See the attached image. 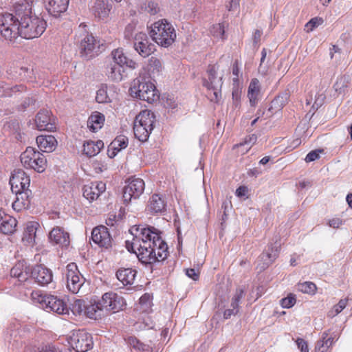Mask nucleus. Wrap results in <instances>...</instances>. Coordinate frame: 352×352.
<instances>
[{
  "instance_id": "1",
  "label": "nucleus",
  "mask_w": 352,
  "mask_h": 352,
  "mask_svg": "<svg viewBox=\"0 0 352 352\" xmlns=\"http://www.w3.org/2000/svg\"><path fill=\"white\" fill-rule=\"evenodd\" d=\"M129 231L133 239L132 242L126 241V248L135 253L142 263L152 264L167 258L168 245L158 229L148 225H135Z\"/></svg>"
},
{
  "instance_id": "2",
  "label": "nucleus",
  "mask_w": 352,
  "mask_h": 352,
  "mask_svg": "<svg viewBox=\"0 0 352 352\" xmlns=\"http://www.w3.org/2000/svg\"><path fill=\"white\" fill-rule=\"evenodd\" d=\"M34 0H21L16 3V19H19L20 36L32 39L40 36L46 28V22L32 14Z\"/></svg>"
},
{
  "instance_id": "3",
  "label": "nucleus",
  "mask_w": 352,
  "mask_h": 352,
  "mask_svg": "<svg viewBox=\"0 0 352 352\" xmlns=\"http://www.w3.org/2000/svg\"><path fill=\"white\" fill-rule=\"evenodd\" d=\"M74 40L83 58L90 60L100 53L99 41L89 32L86 25L81 23L78 26Z\"/></svg>"
},
{
  "instance_id": "4",
  "label": "nucleus",
  "mask_w": 352,
  "mask_h": 352,
  "mask_svg": "<svg viewBox=\"0 0 352 352\" xmlns=\"http://www.w3.org/2000/svg\"><path fill=\"white\" fill-rule=\"evenodd\" d=\"M150 35L153 41L163 47L170 46L177 36L173 25L166 19H161L153 23Z\"/></svg>"
},
{
  "instance_id": "5",
  "label": "nucleus",
  "mask_w": 352,
  "mask_h": 352,
  "mask_svg": "<svg viewBox=\"0 0 352 352\" xmlns=\"http://www.w3.org/2000/svg\"><path fill=\"white\" fill-rule=\"evenodd\" d=\"M156 118L153 112L146 109L142 111L136 117L133 124L135 137L140 142H146L154 128Z\"/></svg>"
},
{
  "instance_id": "6",
  "label": "nucleus",
  "mask_w": 352,
  "mask_h": 352,
  "mask_svg": "<svg viewBox=\"0 0 352 352\" xmlns=\"http://www.w3.org/2000/svg\"><path fill=\"white\" fill-rule=\"evenodd\" d=\"M129 91L131 96L151 104L157 101L160 98L159 91L155 85L145 80H134L133 85L130 88Z\"/></svg>"
},
{
  "instance_id": "7",
  "label": "nucleus",
  "mask_w": 352,
  "mask_h": 352,
  "mask_svg": "<svg viewBox=\"0 0 352 352\" xmlns=\"http://www.w3.org/2000/svg\"><path fill=\"white\" fill-rule=\"evenodd\" d=\"M16 16V3L14 6V14H0V33L6 40L11 41L20 36L21 21Z\"/></svg>"
},
{
  "instance_id": "8",
  "label": "nucleus",
  "mask_w": 352,
  "mask_h": 352,
  "mask_svg": "<svg viewBox=\"0 0 352 352\" xmlns=\"http://www.w3.org/2000/svg\"><path fill=\"white\" fill-rule=\"evenodd\" d=\"M22 165L27 169H33L43 173L47 166V160L44 155L33 147H28L20 156Z\"/></svg>"
},
{
  "instance_id": "9",
  "label": "nucleus",
  "mask_w": 352,
  "mask_h": 352,
  "mask_svg": "<svg viewBox=\"0 0 352 352\" xmlns=\"http://www.w3.org/2000/svg\"><path fill=\"white\" fill-rule=\"evenodd\" d=\"M217 65H210L207 69L208 79L204 80V85L211 91L209 93L210 101L217 102L221 98V87L223 85L222 76H217Z\"/></svg>"
},
{
  "instance_id": "10",
  "label": "nucleus",
  "mask_w": 352,
  "mask_h": 352,
  "mask_svg": "<svg viewBox=\"0 0 352 352\" xmlns=\"http://www.w3.org/2000/svg\"><path fill=\"white\" fill-rule=\"evenodd\" d=\"M99 300V307L102 308L104 315L112 311L113 313L122 310L126 306L124 298L118 294L109 292L104 293Z\"/></svg>"
},
{
  "instance_id": "11",
  "label": "nucleus",
  "mask_w": 352,
  "mask_h": 352,
  "mask_svg": "<svg viewBox=\"0 0 352 352\" xmlns=\"http://www.w3.org/2000/svg\"><path fill=\"white\" fill-rule=\"evenodd\" d=\"M280 250V243L276 239L274 243L267 245L266 249L257 259V267L260 272L265 270L278 258Z\"/></svg>"
},
{
  "instance_id": "12",
  "label": "nucleus",
  "mask_w": 352,
  "mask_h": 352,
  "mask_svg": "<svg viewBox=\"0 0 352 352\" xmlns=\"http://www.w3.org/2000/svg\"><path fill=\"white\" fill-rule=\"evenodd\" d=\"M67 288L72 294H77L85 283L75 263H70L66 267L65 272Z\"/></svg>"
},
{
  "instance_id": "13",
  "label": "nucleus",
  "mask_w": 352,
  "mask_h": 352,
  "mask_svg": "<svg viewBox=\"0 0 352 352\" xmlns=\"http://www.w3.org/2000/svg\"><path fill=\"white\" fill-rule=\"evenodd\" d=\"M43 307L48 312H54L59 315L68 314L69 309L63 300L52 295H41L38 299Z\"/></svg>"
},
{
  "instance_id": "14",
  "label": "nucleus",
  "mask_w": 352,
  "mask_h": 352,
  "mask_svg": "<svg viewBox=\"0 0 352 352\" xmlns=\"http://www.w3.org/2000/svg\"><path fill=\"white\" fill-rule=\"evenodd\" d=\"M123 188V200L125 204H129L132 199H138L144 192L145 184L140 178H131L126 182Z\"/></svg>"
},
{
  "instance_id": "15",
  "label": "nucleus",
  "mask_w": 352,
  "mask_h": 352,
  "mask_svg": "<svg viewBox=\"0 0 352 352\" xmlns=\"http://www.w3.org/2000/svg\"><path fill=\"white\" fill-rule=\"evenodd\" d=\"M69 344L76 352H86L93 346L92 336L84 330H79L70 337Z\"/></svg>"
},
{
  "instance_id": "16",
  "label": "nucleus",
  "mask_w": 352,
  "mask_h": 352,
  "mask_svg": "<svg viewBox=\"0 0 352 352\" xmlns=\"http://www.w3.org/2000/svg\"><path fill=\"white\" fill-rule=\"evenodd\" d=\"M133 47L144 58L149 56L155 50V45L151 42L146 34L143 32L135 34Z\"/></svg>"
},
{
  "instance_id": "17",
  "label": "nucleus",
  "mask_w": 352,
  "mask_h": 352,
  "mask_svg": "<svg viewBox=\"0 0 352 352\" xmlns=\"http://www.w3.org/2000/svg\"><path fill=\"white\" fill-rule=\"evenodd\" d=\"M91 239L99 247L109 249L112 246V238L107 227L100 226L93 229Z\"/></svg>"
},
{
  "instance_id": "18",
  "label": "nucleus",
  "mask_w": 352,
  "mask_h": 352,
  "mask_svg": "<svg viewBox=\"0 0 352 352\" xmlns=\"http://www.w3.org/2000/svg\"><path fill=\"white\" fill-rule=\"evenodd\" d=\"M10 184L12 192L29 189L30 179L22 169H15L10 179Z\"/></svg>"
},
{
  "instance_id": "19",
  "label": "nucleus",
  "mask_w": 352,
  "mask_h": 352,
  "mask_svg": "<svg viewBox=\"0 0 352 352\" xmlns=\"http://www.w3.org/2000/svg\"><path fill=\"white\" fill-rule=\"evenodd\" d=\"M30 277L41 285L50 283L53 279V274L50 269L43 265H36L30 269Z\"/></svg>"
},
{
  "instance_id": "20",
  "label": "nucleus",
  "mask_w": 352,
  "mask_h": 352,
  "mask_svg": "<svg viewBox=\"0 0 352 352\" xmlns=\"http://www.w3.org/2000/svg\"><path fill=\"white\" fill-rule=\"evenodd\" d=\"M167 201L165 196L160 194L153 195L148 201L146 209L153 214H164L166 211Z\"/></svg>"
},
{
  "instance_id": "21",
  "label": "nucleus",
  "mask_w": 352,
  "mask_h": 352,
  "mask_svg": "<svg viewBox=\"0 0 352 352\" xmlns=\"http://www.w3.org/2000/svg\"><path fill=\"white\" fill-rule=\"evenodd\" d=\"M35 122L39 131H54L56 125L51 118V112L47 109L41 110L36 115Z\"/></svg>"
},
{
  "instance_id": "22",
  "label": "nucleus",
  "mask_w": 352,
  "mask_h": 352,
  "mask_svg": "<svg viewBox=\"0 0 352 352\" xmlns=\"http://www.w3.org/2000/svg\"><path fill=\"white\" fill-rule=\"evenodd\" d=\"M106 184L102 182H91L83 187V197L89 201L96 200L105 191Z\"/></svg>"
},
{
  "instance_id": "23",
  "label": "nucleus",
  "mask_w": 352,
  "mask_h": 352,
  "mask_svg": "<svg viewBox=\"0 0 352 352\" xmlns=\"http://www.w3.org/2000/svg\"><path fill=\"white\" fill-rule=\"evenodd\" d=\"M48 13L54 17H59L65 12L69 5V0H43Z\"/></svg>"
},
{
  "instance_id": "24",
  "label": "nucleus",
  "mask_w": 352,
  "mask_h": 352,
  "mask_svg": "<svg viewBox=\"0 0 352 352\" xmlns=\"http://www.w3.org/2000/svg\"><path fill=\"white\" fill-rule=\"evenodd\" d=\"M111 63L113 64H117L118 65H120L123 67H126L130 69H135L137 67V63L129 58L124 53L123 50L121 48H118L113 50L111 53Z\"/></svg>"
},
{
  "instance_id": "25",
  "label": "nucleus",
  "mask_w": 352,
  "mask_h": 352,
  "mask_svg": "<svg viewBox=\"0 0 352 352\" xmlns=\"http://www.w3.org/2000/svg\"><path fill=\"white\" fill-rule=\"evenodd\" d=\"M17 221L15 218L0 210V232L4 234H12L16 231Z\"/></svg>"
},
{
  "instance_id": "26",
  "label": "nucleus",
  "mask_w": 352,
  "mask_h": 352,
  "mask_svg": "<svg viewBox=\"0 0 352 352\" xmlns=\"http://www.w3.org/2000/svg\"><path fill=\"white\" fill-rule=\"evenodd\" d=\"M111 8L108 0H96L90 7V10L96 17L104 19L109 16Z\"/></svg>"
},
{
  "instance_id": "27",
  "label": "nucleus",
  "mask_w": 352,
  "mask_h": 352,
  "mask_svg": "<svg viewBox=\"0 0 352 352\" xmlns=\"http://www.w3.org/2000/svg\"><path fill=\"white\" fill-rule=\"evenodd\" d=\"M12 192L16 195V199L12 203V208L14 210L19 212L29 208L30 204V195L31 194L29 189Z\"/></svg>"
},
{
  "instance_id": "28",
  "label": "nucleus",
  "mask_w": 352,
  "mask_h": 352,
  "mask_svg": "<svg viewBox=\"0 0 352 352\" xmlns=\"http://www.w3.org/2000/svg\"><path fill=\"white\" fill-rule=\"evenodd\" d=\"M49 239L51 243L65 248L67 247L70 243L69 233L58 227L51 230L49 234Z\"/></svg>"
},
{
  "instance_id": "29",
  "label": "nucleus",
  "mask_w": 352,
  "mask_h": 352,
  "mask_svg": "<svg viewBox=\"0 0 352 352\" xmlns=\"http://www.w3.org/2000/svg\"><path fill=\"white\" fill-rule=\"evenodd\" d=\"M36 143L40 150L46 153L52 152L57 146V141L53 135H38Z\"/></svg>"
},
{
  "instance_id": "30",
  "label": "nucleus",
  "mask_w": 352,
  "mask_h": 352,
  "mask_svg": "<svg viewBox=\"0 0 352 352\" xmlns=\"http://www.w3.org/2000/svg\"><path fill=\"white\" fill-rule=\"evenodd\" d=\"M30 268L23 261L17 263L10 270V275L17 278L19 282H25L30 278Z\"/></svg>"
},
{
  "instance_id": "31",
  "label": "nucleus",
  "mask_w": 352,
  "mask_h": 352,
  "mask_svg": "<svg viewBox=\"0 0 352 352\" xmlns=\"http://www.w3.org/2000/svg\"><path fill=\"white\" fill-rule=\"evenodd\" d=\"M136 274V270L132 268H121L117 271L116 277L124 285H132Z\"/></svg>"
},
{
  "instance_id": "32",
  "label": "nucleus",
  "mask_w": 352,
  "mask_h": 352,
  "mask_svg": "<svg viewBox=\"0 0 352 352\" xmlns=\"http://www.w3.org/2000/svg\"><path fill=\"white\" fill-rule=\"evenodd\" d=\"M106 69V75L111 80L120 82L123 79L124 67L110 62Z\"/></svg>"
},
{
  "instance_id": "33",
  "label": "nucleus",
  "mask_w": 352,
  "mask_h": 352,
  "mask_svg": "<svg viewBox=\"0 0 352 352\" xmlns=\"http://www.w3.org/2000/svg\"><path fill=\"white\" fill-rule=\"evenodd\" d=\"M290 96V92L288 89L285 90L278 94L272 102L269 111H280L288 102Z\"/></svg>"
},
{
  "instance_id": "34",
  "label": "nucleus",
  "mask_w": 352,
  "mask_h": 352,
  "mask_svg": "<svg viewBox=\"0 0 352 352\" xmlns=\"http://www.w3.org/2000/svg\"><path fill=\"white\" fill-rule=\"evenodd\" d=\"M38 223L34 221L28 222L24 230L22 240L27 245H32L34 243L36 232Z\"/></svg>"
},
{
  "instance_id": "35",
  "label": "nucleus",
  "mask_w": 352,
  "mask_h": 352,
  "mask_svg": "<svg viewBox=\"0 0 352 352\" xmlns=\"http://www.w3.org/2000/svg\"><path fill=\"white\" fill-rule=\"evenodd\" d=\"M104 122V116L98 111L94 112L87 120V126L90 131L96 132L100 129Z\"/></svg>"
},
{
  "instance_id": "36",
  "label": "nucleus",
  "mask_w": 352,
  "mask_h": 352,
  "mask_svg": "<svg viewBox=\"0 0 352 352\" xmlns=\"http://www.w3.org/2000/svg\"><path fill=\"white\" fill-rule=\"evenodd\" d=\"M259 93V81L257 78H253L250 83L248 91V96L251 106L254 107L257 104Z\"/></svg>"
},
{
  "instance_id": "37",
  "label": "nucleus",
  "mask_w": 352,
  "mask_h": 352,
  "mask_svg": "<svg viewBox=\"0 0 352 352\" xmlns=\"http://www.w3.org/2000/svg\"><path fill=\"white\" fill-rule=\"evenodd\" d=\"M103 147L104 143L102 140L87 141L83 144V153L88 157H94L98 154Z\"/></svg>"
},
{
  "instance_id": "38",
  "label": "nucleus",
  "mask_w": 352,
  "mask_h": 352,
  "mask_svg": "<svg viewBox=\"0 0 352 352\" xmlns=\"http://www.w3.org/2000/svg\"><path fill=\"white\" fill-rule=\"evenodd\" d=\"M85 316L95 320L104 316L102 308L99 307V300L86 303Z\"/></svg>"
},
{
  "instance_id": "39",
  "label": "nucleus",
  "mask_w": 352,
  "mask_h": 352,
  "mask_svg": "<svg viewBox=\"0 0 352 352\" xmlns=\"http://www.w3.org/2000/svg\"><path fill=\"white\" fill-rule=\"evenodd\" d=\"M158 3L152 0L145 1L140 3L139 11L142 13H146L151 15H155L160 12Z\"/></svg>"
},
{
  "instance_id": "40",
  "label": "nucleus",
  "mask_w": 352,
  "mask_h": 352,
  "mask_svg": "<svg viewBox=\"0 0 352 352\" xmlns=\"http://www.w3.org/2000/svg\"><path fill=\"white\" fill-rule=\"evenodd\" d=\"M1 91H0V96L4 97H11L18 92H22L25 90V87L23 85H17L15 86H2Z\"/></svg>"
},
{
  "instance_id": "41",
  "label": "nucleus",
  "mask_w": 352,
  "mask_h": 352,
  "mask_svg": "<svg viewBox=\"0 0 352 352\" xmlns=\"http://www.w3.org/2000/svg\"><path fill=\"white\" fill-rule=\"evenodd\" d=\"M128 146V138L124 135L116 137L111 143V147L113 150L120 151Z\"/></svg>"
},
{
  "instance_id": "42",
  "label": "nucleus",
  "mask_w": 352,
  "mask_h": 352,
  "mask_svg": "<svg viewBox=\"0 0 352 352\" xmlns=\"http://www.w3.org/2000/svg\"><path fill=\"white\" fill-rule=\"evenodd\" d=\"M297 289L302 293L314 294L316 290V285L310 281L298 283L297 285Z\"/></svg>"
},
{
  "instance_id": "43",
  "label": "nucleus",
  "mask_w": 352,
  "mask_h": 352,
  "mask_svg": "<svg viewBox=\"0 0 352 352\" xmlns=\"http://www.w3.org/2000/svg\"><path fill=\"white\" fill-rule=\"evenodd\" d=\"M96 100L98 103H107L111 101L108 94L107 87H102L96 92Z\"/></svg>"
},
{
  "instance_id": "44",
  "label": "nucleus",
  "mask_w": 352,
  "mask_h": 352,
  "mask_svg": "<svg viewBox=\"0 0 352 352\" xmlns=\"http://www.w3.org/2000/svg\"><path fill=\"white\" fill-rule=\"evenodd\" d=\"M86 302L82 300H76L72 305V311L76 315L85 316Z\"/></svg>"
},
{
  "instance_id": "45",
  "label": "nucleus",
  "mask_w": 352,
  "mask_h": 352,
  "mask_svg": "<svg viewBox=\"0 0 352 352\" xmlns=\"http://www.w3.org/2000/svg\"><path fill=\"white\" fill-rule=\"evenodd\" d=\"M346 304L347 299H341L338 303L333 307V309L329 311L328 316L331 318L335 317L346 307Z\"/></svg>"
},
{
  "instance_id": "46",
  "label": "nucleus",
  "mask_w": 352,
  "mask_h": 352,
  "mask_svg": "<svg viewBox=\"0 0 352 352\" xmlns=\"http://www.w3.org/2000/svg\"><path fill=\"white\" fill-rule=\"evenodd\" d=\"M138 32H136V23L135 22H131L129 23L125 28L124 32V38L128 40H130L131 38L134 39V36Z\"/></svg>"
},
{
  "instance_id": "47",
  "label": "nucleus",
  "mask_w": 352,
  "mask_h": 352,
  "mask_svg": "<svg viewBox=\"0 0 352 352\" xmlns=\"http://www.w3.org/2000/svg\"><path fill=\"white\" fill-rule=\"evenodd\" d=\"M210 32L215 37L223 38L225 34L224 25L221 23L214 25L210 30Z\"/></svg>"
},
{
  "instance_id": "48",
  "label": "nucleus",
  "mask_w": 352,
  "mask_h": 352,
  "mask_svg": "<svg viewBox=\"0 0 352 352\" xmlns=\"http://www.w3.org/2000/svg\"><path fill=\"white\" fill-rule=\"evenodd\" d=\"M139 302L142 307L143 311H146L151 305V295L149 294H144L140 298Z\"/></svg>"
},
{
  "instance_id": "49",
  "label": "nucleus",
  "mask_w": 352,
  "mask_h": 352,
  "mask_svg": "<svg viewBox=\"0 0 352 352\" xmlns=\"http://www.w3.org/2000/svg\"><path fill=\"white\" fill-rule=\"evenodd\" d=\"M280 305L283 308H290L293 307L296 303V298L295 296L290 294L286 298H282L280 300Z\"/></svg>"
},
{
  "instance_id": "50",
  "label": "nucleus",
  "mask_w": 352,
  "mask_h": 352,
  "mask_svg": "<svg viewBox=\"0 0 352 352\" xmlns=\"http://www.w3.org/2000/svg\"><path fill=\"white\" fill-rule=\"evenodd\" d=\"M243 296H244V290L241 288L236 289L235 294L234 295V296L232 299L231 307H239L240 300L243 297Z\"/></svg>"
},
{
  "instance_id": "51",
  "label": "nucleus",
  "mask_w": 352,
  "mask_h": 352,
  "mask_svg": "<svg viewBox=\"0 0 352 352\" xmlns=\"http://www.w3.org/2000/svg\"><path fill=\"white\" fill-rule=\"evenodd\" d=\"M129 343L134 349L140 351H148V349H146V346L135 338H130Z\"/></svg>"
},
{
  "instance_id": "52",
  "label": "nucleus",
  "mask_w": 352,
  "mask_h": 352,
  "mask_svg": "<svg viewBox=\"0 0 352 352\" xmlns=\"http://www.w3.org/2000/svg\"><path fill=\"white\" fill-rule=\"evenodd\" d=\"M322 22L320 18H313L309 22H307L305 25V28H307V31L311 32L313 30L318 27Z\"/></svg>"
},
{
  "instance_id": "53",
  "label": "nucleus",
  "mask_w": 352,
  "mask_h": 352,
  "mask_svg": "<svg viewBox=\"0 0 352 352\" xmlns=\"http://www.w3.org/2000/svg\"><path fill=\"white\" fill-rule=\"evenodd\" d=\"M322 150H314L310 151L305 157L306 162H314L320 157V153H321Z\"/></svg>"
},
{
  "instance_id": "54",
  "label": "nucleus",
  "mask_w": 352,
  "mask_h": 352,
  "mask_svg": "<svg viewBox=\"0 0 352 352\" xmlns=\"http://www.w3.org/2000/svg\"><path fill=\"white\" fill-rule=\"evenodd\" d=\"M240 0H226V8L228 11H236L239 8Z\"/></svg>"
},
{
  "instance_id": "55",
  "label": "nucleus",
  "mask_w": 352,
  "mask_h": 352,
  "mask_svg": "<svg viewBox=\"0 0 352 352\" xmlns=\"http://www.w3.org/2000/svg\"><path fill=\"white\" fill-rule=\"evenodd\" d=\"M232 74L234 76L233 82H237L239 81V76L240 74L239 64L238 60H236L232 65Z\"/></svg>"
},
{
  "instance_id": "56",
  "label": "nucleus",
  "mask_w": 352,
  "mask_h": 352,
  "mask_svg": "<svg viewBox=\"0 0 352 352\" xmlns=\"http://www.w3.org/2000/svg\"><path fill=\"white\" fill-rule=\"evenodd\" d=\"M298 348L300 349L301 352H309L307 342L302 338H297L296 340Z\"/></svg>"
},
{
  "instance_id": "57",
  "label": "nucleus",
  "mask_w": 352,
  "mask_h": 352,
  "mask_svg": "<svg viewBox=\"0 0 352 352\" xmlns=\"http://www.w3.org/2000/svg\"><path fill=\"white\" fill-rule=\"evenodd\" d=\"M238 311H239L238 307H232V309H228L225 310V311L223 313V318L225 319H228L232 316L236 315L238 313Z\"/></svg>"
},
{
  "instance_id": "58",
  "label": "nucleus",
  "mask_w": 352,
  "mask_h": 352,
  "mask_svg": "<svg viewBox=\"0 0 352 352\" xmlns=\"http://www.w3.org/2000/svg\"><path fill=\"white\" fill-rule=\"evenodd\" d=\"M119 221V218L117 219V217L116 214H110L109 215V217L106 219V223L109 227L114 226L117 222Z\"/></svg>"
},
{
  "instance_id": "59",
  "label": "nucleus",
  "mask_w": 352,
  "mask_h": 352,
  "mask_svg": "<svg viewBox=\"0 0 352 352\" xmlns=\"http://www.w3.org/2000/svg\"><path fill=\"white\" fill-rule=\"evenodd\" d=\"M186 274L187 276L193 279L194 280H198V278L199 277V272L197 270H195V269H192V268L187 269L186 272Z\"/></svg>"
},
{
  "instance_id": "60",
  "label": "nucleus",
  "mask_w": 352,
  "mask_h": 352,
  "mask_svg": "<svg viewBox=\"0 0 352 352\" xmlns=\"http://www.w3.org/2000/svg\"><path fill=\"white\" fill-rule=\"evenodd\" d=\"M342 224V221L340 218H333L329 221L328 225L333 228H338Z\"/></svg>"
},
{
  "instance_id": "61",
  "label": "nucleus",
  "mask_w": 352,
  "mask_h": 352,
  "mask_svg": "<svg viewBox=\"0 0 352 352\" xmlns=\"http://www.w3.org/2000/svg\"><path fill=\"white\" fill-rule=\"evenodd\" d=\"M149 65L151 66V67H153L155 69H156L157 71L160 70V69L162 67V65H161V62L160 60L155 58V57H151L150 59H149Z\"/></svg>"
},
{
  "instance_id": "62",
  "label": "nucleus",
  "mask_w": 352,
  "mask_h": 352,
  "mask_svg": "<svg viewBox=\"0 0 352 352\" xmlns=\"http://www.w3.org/2000/svg\"><path fill=\"white\" fill-rule=\"evenodd\" d=\"M232 100L236 107L238 106L241 98V94L238 89H234L232 90Z\"/></svg>"
},
{
  "instance_id": "63",
  "label": "nucleus",
  "mask_w": 352,
  "mask_h": 352,
  "mask_svg": "<svg viewBox=\"0 0 352 352\" xmlns=\"http://www.w3.org/2000/svg\"><path fill=\"white\" fill-rule=\"evenodd\" d=\"M257 140V136L255 134H252L251 135H249L248 137H246L244 143H241V145L243 144H250L253 145L255 144V142Z\"/></svg>"
},
{
  "instance_id": "64",
  "label": "nucleus",
  "mask_w": 352,
  "mask_h": 352,
  "mask_svg": "<svg viewBox=\"0 0 352 352\" xmlns=\"http://www.w3.org/2000/svg\"><path fill=\"white\" fill-rule=\"evenodd\" d=\"M328 349L327 346L318 340L315 347V352H327Z\"/></svg>"
}]
</instances>
